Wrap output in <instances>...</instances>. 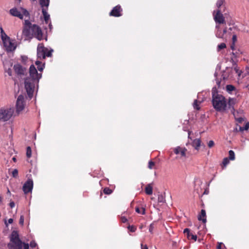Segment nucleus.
Returning a JSON list of instances; mask_svg holds the SVG:
<instances>
[{
  "label": "nucleus",
  "mask_w": 249,
  "mask_h": 249,
  "mask_svg": "<svg viewBox=\"0 0 249 249\" xmlns=\"http://www.w3.org/2000/svg\"><path fill=\"white\" fill-rule=\"evenodd\" d=\"M42 14L44 16L45 21L46 23H48L50 18V15L47 13L44 9H42Z\"/></svg>",
  "instance_id": "nucleus-23"
},
{
  "label": "nucleus",
  "mask_w": 249,
  "mask_h": 249,
  "mask_svg": "<svg viewBox=\"0 0 249 249\" xmlns=\"http://www.w3.org/2000/svg\"><path fill=\"white\" fill-rule=\"evenodd\" d=\"M184 233H186L187 237L188 239H190V237L191 236V239H193L195 241H196L197 239V236L196 235H194L192 233L190 232V230L188 228L185 229L184 230Z\"/></svg>",
  "instance_id": "nucleus-17"
},
{
  "label": "nucleus",
  "mask_w": 249,
  "mask_h": 249,
  "mask_svg": "<svg viewBox=\"0 0 249 249\" xmlns=\"http://www.w3.org/2000/svg\"><path fill=\"white\" fill-rule=\"evenodd\" d=\"M229 30H231V28H230Z\"/></svg>",
  "instance_id": "nucleus-62"
},
{
  "label": "nucleus",
  "mask_w": 249,
  "mask_h": 249,
  "mask_svg": "<svg viewBox=\"0 0 249 249\" xmlns=\"http://www.w3.org/2000/svg\"><path fill=\"white\" fill-rule=\"evenodd\" d=\"M229 163V159L228 158H225L222 161V165L225 167Z\"/></svg>",
  "instance_id": "nucleus-31"
},
{
  "label": "nucleus",
  "mask_w": 249,
  "mask_h": 249,
  "mask_svg": "<svg viewBox=\"0 0 249 249\" xmlns=\"http://www.w3.org/2000/svg\"><path fill=\"white\" fill-rule=\"evenodd\" d=\"M224 0H218L216 3V6L219 8L223 4Z\"/></svg>",
  "instance_id": "nucleus-38"
},
{
  "label": "nucleus",
  "mask_w": 249,
  "mask_h": 249,
  "mask_svg": "<svg viewBox=\"0 0 249 249\" xmlns=\"http://www.w3.org/2000/svg\"><path fill=\"white\" fill-rule=\"evenodd\" d=\"M121 221L122 223H125L127 222V219L125 216H121Z\"/></svg>",
  "instance_id": "nucleus-44"
},
{
  "label": "nucleus",
  "mask_w": 249,
  "mask_h": 249,
  "mask_svg": "<svg viewBox=\"0 0 249 249\" xmlns=\"http://www.w3.org/2000/svg\"><path fill=\"white\" fill-rule=\"evenodd\" d=\"M232 43H233V44H235V43L236 42L237 36L235 35H233L232 37Z\"/></svg>",
  "instance_id": "nucleus-45"
},
{
  "label": "nucleus",
  "mask_w": 249,
  "mask_h": 249,
  "mask_svg": "<svg viewBox=\"0 0 249 249\" xmlns=\"http://www.w3.org/2000/svg\"><path fill=\"white\" fill-rule=\"evenodd\" d=\"M128 229L132 232H134L135 231V228L134 226H128Z\"/></svg>",
  "instance_id": "nucleus-46"
},
{
  "label": "nucleus",
  "mask_w": 249,
  "mask_h": 249,
  "mask_svg": "<svg viewBox=\"0 0 249 249\" xmlns=\"http://www.w3.org/2000/svg\"><path fill=\"white\" fill-rule=\"evenodd\" d=\"M187 151V149L185 147H181L180 146H178L176 148L174 149V153L178 155L180 154L182 157H186V152Z\"/></svg>",
  "instance_id": "nucleus-14"
},
{
  "label": "nucleus",
  "mask_w": 249,
  "mask_h": 249,
  "mask_svg": "<svg viewBox=\"0 0 249 249\" xmlns=\"http://www.w3.org/2000/svg\"><path fill=\"white\" fill-rule=\"evenodd\" d=\"M213 17L216 23H218L219 24H224L226 23L225 18L220 10L219 9L216 11L215 14V11H214Z\"/></svg>",
  "instance_id": "nucleus-11"
},
{
  "label": "nucleus",
  "mask_w": 249,
  "mask_h": 249,
  "mask_svg": "<svg viewBox=\"0 0 249 249\" xmlns=\"http://www.w3.org/2000/svg\"><path fill=\"white\" fill-rule=\"evenodd\" d=\"M37 66V68L38 71L42 72L44 68V64H43L42 65L41 64V65H39Z\"/></svg>",
  "instance_id": "nucleus-39"
},
{
  "label": "nucleus",
  "mask_w": 249,
  "mask_h": 249,
  "mask_svg": "<svg viewBox=\"0 0 249 249\" xmlns=\"http://www.w3.org/2000/svg\"><path fill=\"white\" fill-rule=\"evenodd\" d=\"M226 47V45L224 43H222L218 45L217 49L218 51H220L221 49H224Z\"/></svg>",
  "instance_id": "nucleus-33"
},
{
  "label": "nucleus",
  "mask_w": 249,
  "mask_h": 249,
  "mask_svg": "<svg viewBox=\"0 0 249 249\" xmlns=\"http://www.w3.org/2000/svg\"><path fill=\"white\" fill-rule=\"evenodd\" d=\"M1 201V197L0 196V202Z\"/></svg>",
  "instance_id": "nucleus-61"
},
{
  "label": "nucleus",
  "mask_w": 249,
  "mask_h": 249,
  "mask_svg": "<svg viewBox=\"0 0 249 249\" xmlns=\"http://www.w3.org/2000/svg\"><path fill=\"white\" fill-rule=\"evenodd\" d=\"M12 72V70L10 69H8V70L7 71V73L9 74V75L11 76Z\"/></svg>",
  "instance_id": "nucleus-51"
},
{
  "label": "nucleus",
  "mask_w": 249,
  "mask_h": 249,
  "mask_svg": "<svg viewBox=\"0 0 249 249\" xmlns=\"http://www.w3.org/2000/svg\"><path fill=\"white\" fill-rule=\"evenodd\" d=\"M214 143L213 141H210L208 143L209 147L212 148L213 146Z\"/></svg>",
  "instance_id": "nucleus-43"
},
{
  "label": "nucleus",
  "mask_w": 249,
  "mask_h": 249,
  "mask_svg": "<svg viewBox=\"0 0 249 249\" xmlns=\"http://www.w3.org/2000/svg\"><path fill=\"white\" fill-rule=\"evenodd\" d=\"M201 141L200 139H196L193 142V146L195 147L196 150H198L199 147L201 145Z\"/></svg>",
  "instance_id": "nucleus-18"
},
{
  "label": "nucleus",
  "mask_w": 249,
  "mask_h": 249,
  "mask_svg": "<svg viewBox=\"0 0 249 249\" xmlns=\"http://www.w3.org/2000/svg\"><path fill=\"white\" fill-rule=\"evenodd\" d=\"M234 104L233 100L231 98H230L228 102V106L229 107L231 108V107H232L233 105Z\"/></svg>",
  "instance_id": "nucleus-35"
},
{
  "label": "nucleus",
  "mask_w": 249,
  "mask_h": 249,
  "mask_svg": "<svg viewBox=\"0 0 249 249\" xmlns=\"http://www.w3.org/2000/svg\"><path fill=\"white\" fill-rule=\"evenodd\" d=\"M249 128V122H248L244 127L240 126V131H243V130H248Z\"/></svg>",
  "instance_id": "nucleus-29"
},
{
  "label": "nucleus",
  "mask_w": 249,
  "mask_h": 249,
  "mask_svg": "<svg viewBox=\"0 0 249 249\" xmlns=\"http://www.w3.org/2000/svg\"><path fill=\"white\" fill-rule=\"evenodd\" d=\"M14 113L13 108L0 109V120L2 121H7L9 120Z\"/></svg>",
  "instance_id": "nucleus-4"
},
{
  "label": "nucleus",
  "mask_w": 249,
  "mask_h": 249,
  "mask_svg": "<svg viewBox=\"0 0 249 249\" xmlns=\"http://www.w3.org/2000/svg\"><path fill=\"white\" fill-rule=\"evenodd\" d=\"M193 106L195 108H196L197 110L199 109L200 108L198 107V101L197 100H195L193 104Z\"/></svg>",
  "instance_id": "nucleus-37"
},
{
  "label": "nucleus",
  "mask_w": 249,
  "mask_h": 249,
  "mask_svg": "<svg viewBox=\"0 0 249 249\" xmlns=\"http://www.w3.org/2000/svg\"><path fill=\"white\" fill-rule=\"evenodd\" d=\"M226 89L228 92H231L235 90V88L231 85H228L226 86Z\"/></svg>",
  "instance_id": "nucleus-26"
},
{
  "label": "nucleus",
  "mask_w": 249,
  "mask_h": 249,
  "mask_svg": "<svg viewBox=\"0 0 249 249\" xmlns=\"http://www.w3.org/2000/svg\"><path fill=\"white\" fill-rule=\"evenodd\" d=\"M9 205L11 208H13L15 207V203L13 201H12L10 203Z\"/></svg>",
  "instance_id": "nucleus-49"
},
{
  "label": "nucleus",
  "mask_w": 249,
  "mask_h": 249,
  "mask_svg": "<svg viewBox=\"0 0 249 249\" xmlns=\"http://www.w3.org/2000/svg\"><path fill=\"white\" fill-rule=\"evenodd\" d=\"M212 103L214 108L219 112L225 111L227 106L225 98L217 93H213Z\"/></svg>",
  "instance_id": "nucleus-3"
},
{
  "label": "nucleus",
  "mask_w": 249,
  "mask_h": 249,
  "mask_svg": "<svg viewBox=\"0 0 249 249\" xmlns=\"http://www.w3.org/2000/svg\"><path fill=\"white\" fill-rule=\"evenodd\" d=\"M123 9L120 5H118L113 8L110 12L109 15L110 16L114 17H119L122 16Z\"/></svg>",
  "instance_id": "nucleus-10"
},
{
  "label": "nucleus",
  "mask_w": 249,
  "mask_h": 249,
  "mask_svg": "<svg viewBox=\"0 0 249 249\" xmlns=\"http://www.w3.org/2000/svg\"><path fill=\"white\" fill-rule=\"evenodd\" d=\"M155 224L154 222H153L152 223H151L150 224V225L149 226V231L151 233H153V231L155 229Z\"/></svg>",
  "instance_id": "nucleus-30"
},
{
  "label": "nucleus",
  "mask_w": 249,
  "mask_h": 249,
  "mask_svg": "<svg viewBox=\"0 0 249 249\" xmlns=\"http://www.w3.org/2000/svg\"><path fill=\"white\" fill-rule=\"evenodd\" d=\"M15 72L18 75H24L27 73V70L19 64H15L14 66Z\"/></svg>",
  "instance_id": "nucleus-13"
},
{
  "label": "nucleus",
  "mask_w": 249,
  "mask_h": 249,
  "mask_svg": "<svg viewBox=\"0 0 249 249\" xmlns=\"http://www.w3.org/2000/svg\"><path fill=\"white\" fill-rule=\"evenodd\" d=\"M216 28H217V29H219V25H216Z\"/></svg>",
  "instance_id": "nucleus-60"
},
{
  "label": "nucleus",
  "mask_w": 249,
  "mask_h": 249,
  "mask_svg": "<svg viewBox=\"0 0 249 249\" xmlns=\"http://www.w3.org/2000/svg\"><path fill=\"white\" fill-rule=\"evenodd\" d=\"M20 241L21 240L19 238L18 232L16 231H13L11 235L10 243H14Z\"/></svg>",
  "instance_id": "nucleus-16"
},
{
  "label": "nucleus",
  "mask_w": 249,
  "mask_h": 249,
  "mask_svg": "<svg viewBox=\"0 0 249 249\" xmlns=\"http://www.w3.org/2000/svg\"><path fill=\"white\" fill-rule=\"evenodd\" d=\"M158 204L157 205L161 207V209H163L162 206H165V199L164 196L162 194H160L158 192Z\"/></svg>",
  "instance_id": "nucleus-15"
},
{
  "label": "nucleus",
  "mask_w": 249,
  "mask_h": 249,
  "mask_svg": "<svg viewBox=\"0 0 249 249\" xmlns=\"http://www.w3.org/2000/svg\"><path fill=\"white\" fill-rule=\"evenodd\" d=\"M36 65L38 66L41 64V62L39 61H36L35 63Z\"/></svg>",
  "instance_id": "nucleus-52"
},
{
  "label": "nucleus",
  "mask_w": 249,
  "mask_h": 249,
  "mask_svg": "<svg viewBox=\"0 0 249 249\" xmlns=\"http://www.w3.org/2000/svg\"><path fill=\"white\" fill-rule=\"evenodd\" d=\"M240 126H239V128H238H238H235V130L236 131H240Z\"/></svg>",
  "instance_id": "nucleus-56"
},
{
  "label": "nucleus",
  "mask_w": 249,
  "mask_h": 249,
  "mask_svg": "<svg viewBox=\"0 0 249 249\" xmlns=\"http://www.w3.org/2000/svg\"><path fill=\"white\" fill-rule=\"evenodd\" d=\"M229 159L230 160H234L235 159L234 153L232 150H230L229 152Z\"/></svg>",
  "instance_id": "nucleus-27"
},
{
  "label": "nucleus",
  "mask_w": 249,
  "mask_h": 249,
  "mask_svg": "<svg viewBox=\"0 0 249 249\" xmlns=\"http://www.w3.org/2000/svg\"><path fill=\"white\" fill-rule=\"evenodd\" d=\"M22 34L28 38L34 37L38 40L43 39V33L41 28L36 24H32L28 19L24 20Z\"/></svg>",
  "instance_id": "nucleus-2"
},
{
  "label": "nucleus",
  "mask_w": 249,
  "mask_h": 249,
  "mask_svg": "<svg viewBox=\"0 0 249 249\" xmlns=\"http://www.w3.org/2000/svg\"><path fill=\"white\" fill-rule=\"evenodd\" d=\"M47 49L45 48L43 43L38 44L37 48V55L40 59H45V53Z\"/></svg>",
  "instance_id": "nucleus-12"
},
{
  "label": "nucleus",
  "mask_w": 249,
  "mask_h": 249,
  "mask_svg": "<svg viewBox=\"0 0 249 249\" xmlns=\"http://www.w3.org/2000/svg\"><path fill=\"white\" fill-rule=\"evenodd\" d=\"M12 175L13 178H17L18 177V170L15 169L12 172Z\"/></svg>",
  "instance_id": "nucleus-32"
},
{
  "label": "nucleus",
  "mask_w": 249,
  "mask_h": 249,
  "mask_svg": "<svg viewBox=\"0 0 249 249\" xmlns=\"http://www.w3.org/2000/svg\"><path fill=\"white\" fill-rule=\"evenodd\" d=\"M201 216H203V217H205L206 216V212H205V211L204 210H201V213L198 216V219L199 220H202V222L203 223H206V218H203V219H202L201 218Z\"/></svg>",
  "instance_id": "nucleus-20"
},
{
  "label": "nucleus",
  "mask_w": 249,
  "mask_h": 249,
  "mask_svg": "<svg viewBox=\"0 0 249 249\" xmlns=\"http://www.w3.org/2000/svg\"><path fill=\"white\" fill-rule=\"evenodd\" d=\"M242 112H243V110H241V111H240V113H241Z\"/></svg>",
  "instance_id": "nucleus-64"
},
{
  "label": "nucleus",
  "mask_w": 249,
  "mask_h": 249,
  "mask_svg": "<svg viewBox=\"0 0 249 249\" xmlns=\"http://www.w3.org/2000/svg\"><path fill=\"white\" fill-rule=\"evenodd\" d=\"M135 211L138 213L143 214L145 213V209L143 207H136L135 208Z\"/></svg>",
  "instance_id": "nucleus-24"
},
{
  "label": "nucleus",
  "mask_w": 249,
  "mask_h": 249,
  "mask_svg": "<svg viewBox=\"0 0 249 249\" xmlns=\"http://www.w3.org/2000/svg\"><path fill=\"white\" fill-rule=\"evenodd\" d=\"M24 99V98L22 95H19L17 99L16 103V111L18 113H19L24 108L25 105Z\"/></svg>",
  "instance_id": "nucleus-7"
},
{
  "label": "nucleus",
  "mask_w": 249,
  "mask_h": 249,
  "mask_svg": "<svg viewBox=\"0 0 249 249\" xmlns=\"http://www.w3.org/2000/svg\"><path fill=\"white\" fill-rule=\"evenodd\" d=\"M33 188V181L31 178H28L22 187L24 194H27L31 192Z\"/></svg>",
  "instance_id": "nucleus-9"
},
{
  "label": "nucleus",
  "mask_w": 249,
  "mask_h": 249,
  "mask_svg": "<svg viewBox=\"0 0 249 249\" xmlns=\"http://www.w3.org/2000/svg\"><path fill=\"white\" fill-rule=\"evenodd\" d=\"M103 192L105 194H106L107 195H109L112 193V191L110 188H109L108 187H106L104 189Z\"/></svg>",
  "instance_id": "nucleus-28"
},
{
  "label": "nucleus",
  "mask_w": 249,
  "mask_h": 249,
  "mask_svg": "<svg viewBox=\"0 0 249 249\" xmlns=\"http://www.w3.org/2000/svg\"><path fill=\"white\" fill-rule=\"evenodd\" d=\"M226 33H227V30H226V29H225L223 30V34H226Z\"/></svg>",
  "instance_id": "nucleus-58"
},
{
  "label": "nucleus",
  "mask_w": 249,
  "mask_h": 249,
  "mask_svg": "<svg viewBox=\"0 0 249 249\" xmlns=\"http://www.w3.org/2000/svg\"><path fill=\"white\" fill-rule=\"evenodd\" d=\"M216 36L218 37H219V38H223V35H220V34H217Z\"/></svg>",
  "instance_id": "nucleus-54"
},
{
  "label": "nucleus",
  "mask_w": 249,
  "mask_h": 249,
  "mask_svg": "<svg viewBox=\"0 0 249 249\" xmlns=\"http://www.w3.org/2000/svg\"><path fill=\"white\" fill-rule=\"evenodd\" d=\"M242 112H243V110H241V111H240V113H241Z\"/></svg>",
  "instance_id": "nucleus-63"
},
{
  "label": "nucleus",
  "mask_w": 249,
  "mask_h": 249,
  "mask_svg": "<svg viewBox=\"0 0 249 249\" xmlns=\"http://www.w3.org/2000/svg\"><path fill=\"white\" fill-rule=\"evenodd\" d=\"M222 244V243H218V245L216 247V249H222V248H221Z\"/></svg>",
  "instance_id": "nucleus-48"
},
{
  "label": "nucleus",
  "mask_w": 249,
  "mask_h": 249,
  "mask_svg": "<svg viewBox=\"0 0 249 249\" xmlns=\"http://www.w3.org/2000/svg\"><path fill=\"white\" fill-rule=\"evenodd\" d=\"M12 160L14 161V162H16L17 161V159L15 157H13L12 158Z\"/></svg>",
  "instance_id": "nucleus-55"
},
{
  "label": "nucleus",
  "mask_w": 249,
  "mask_h": 249,
  "mask_svg": "<svg viewBox=\"0 0 249 249\" xmlns=\"http://www.w3.org/2000/svg\"><path fill=\"white\" fill-rule=\"evenodd\" d=\"M24 216L23 215H21L19 219V224L23 225L24 224Z\"/></svg>",
  "instance_id": "nucleus-41"
},
{
  "label": "nucleus",
  "mask_w": 249,
  "mask_h": 249,
  "mask_svg": "<svg viewBox=\"0 0 249 249\" xmlns=\"http://www.w3.org/2000/svg\"><path fill=\"white\" fill-rule=\"evenodd\" d=\"M50 0H39V3L42 7H48L49 5Z\"/></svg>",
  "instance_id": "nucleus-22"
},
{
  "label": "nucleus",
  "mask_w": 249,
  "mask_h": 249,
  "mask_svg": "<svg viewBox=\"0 0 249 249\" xmlns=\"http://www.w3.org/2000/svg\"><path fill=\"white\" fill-rule=\"evenodd\" d=\"M141 249H148L147 246L146 245H143L142 243Z\"/></svg>",
  "instance_id": "nucleus-47"
},
{
  "label": "nucleus",
  "mask_w": 249,
  "mask_h": 249,
  "mask_svg": "<svg viewBox=\"0 0 249 249\" xmlns=\"http://www.w3.org/2000/svg\"><path fill=\"white\" fill-rule=\"evenodd\" d=\"M22 14L19 11L17 8H14L10 10V14L13 16L18 17L22 19L23 18V16L25 17H29V13L28 11L24 8H21Z\"/></svg>",
  "instance_id": "nucleus-5"
},
{
  "label": "nucleus",
  "mask_w": 249,
  "mask_h": 249,
  "mask_svg": "<svg viewBox=\"0 0 249 249\" xmlns=\"http://www.w3.org/2000/svg\"><path fill=\"white\" fill-rule=\"evenodd\" d=\"M52 56V51H49L47 49V51H45V58L46 57H50Z\"/></svg>",
  "instance_id": "nucleus-36"
},
{
  "label": "nucleus",
  "mask_w": 249,
  "mask_h": 249,
  "mask_svg": "<svg viewBox=\"0 0 249 249\" xmlns=\"http://www.w3.org/2000/svg\"><path fill=\"white\" fill-rule=\"evenodd\" d=\"M26 156L28 158H30L32 156V150L30 146H28L26 148Z\"/></svg>",
  "instance_id": "nucleus-25"
},
{
  "label": "nucleus",
  "mask_w": 249,
  "mask_h": 249,
  "mask_svg": "<svg viewBox=\"0 0 249 249\" xmlns=\"http://www.w3.org/2000/svg\"><path fill=\"white\" fill-rule=\"evenodd\" d=\"M30 247L32 248H35L37 244L35 242V241H32L31 242H30Z\"/></svg>",
  "instance_id": "nucleus-40"
},
{
  "label": "nucleus",
  "mask_w": 249,
  "mask_h": 249,
  "mask_svg": "<svg viewBox=\"0 0 249 249\" xmlns=\"http://www.w3.org/2000/svg\"><path fill=\"white\" fill-rule=\"evenodd\" d=\"M3 46L5 50L8 52H11L14 51L16 49V46L11 41L10 37L7 38L2 41Z\"/></svg>",
  "instance_id": "nucleus-8"
},
{
  "label": "nucleus",
  "mask_w": 249,
  "mask_h": 249,
  "mask_svg": "<svg viewBox=\"0 0 249 249\" xmlns=\"http://www.w3.org/2000/svg\"><path fill=\"white\" fill-rule=\"evenodd\" d=\"M42 73H38L34 65H31L29 69V76L25 79V88L30 98H32L34 92L35 85L38 83L41 78Z\"/></svg>",
  "instance_id": "nucleus-1"
},
{
  "label": "nucleus",
  "mask_w": 249,
  "mask_h": 249,
  "mask_svg": "<svg viewBox=\"0 0 249 249\" xmlns=\"http://www.w3.org/2000/svg\"><path fill=\"white\" fill-rule=\"evenodd\" d=\"M235 120H236V121H237L239 123H242V122H243L244 121V118H242V117H239V118H236L235 117Z\"/></svg>",
  "instance_id": "nucleus-42"
},
{
  "label": "nucleus",
  "mask_w": 249,
  "mask_h": 249,
  "mask_svg": "<svg viewBox=\"0 0 249 249\" xmlns=\"http://www.w3.org/2000/svg\"><path fill=\"white\" fill-rule=\"evenodd\" d=\"M234 70L236 71V73H238V69H237L236 68H235Z\"/></svg>",
  "instance_id": "nucleus-57"
},
{
  "label": "nucleus",
  "mask_w": 249,
  "mask_h": 249,
  "mask_svg": "<svg viewBox=\"0 0 249 249\" xmlns=\"http://www.w3.org/2000/svg\"><path fill=\"white\" fill-rule=\"evenodd\" d=\"M157 210H159V211H161V210L159 208H157Z\"/></svg>",
  "instance_id": "nucleus-59"
},
{
  "label": "nucleus",
  "mask_w": 249,
  "mask_h": 249,
  "mask_svg": "<svg viewBox=\"0 0 249 249\" xmlns=\"http://www.w3.org/2000/svg\"><path fill=\"white\" fill-rule=\"evenodd\" d=\"M231 48L232 50H234L235 49V44L232 43L231 45Z\"/></svg>",
  "instance_id": "nucleus-50"
},
{
  "label": "nucleus",
  "mask_w": 249,
  "mask_h": 249,
  "mask_svg": "<svg viewBox=\"0 0 249 249\" xmlns=\"http://www.w3.org/2000/svg\"><path fill=\"white\" fill-rule=\"evenodd\" d=\"M155 165V162L153 161H150L148 163V168L150 169H152Z\"/></svg>",
  "instance_id": "nucleus-34"
},
{
  "label": "nucleus",
  "mask_w": 249,
  "mask_h": 249,
  "mask_svg": "<svg viewBox=\"0 0 249 249\" xmlns=\"http://www.w3.org/2000/svg\"><path fill=\"white\" fill-rule=\"evenodd\" d=\"M9 249H29V244L22 242L21 241L9 243L8 244Z\"/></svg>",
  "instance_id": "nucleus-6"
},
{
  "label": "nucleus",
  "mask_w": 249,
  "mask_h": 249,
  "mask_svg": "<svg viewBox=\"0 0 249 249\" xmlns=\"http://www.w3.org/2000/svg\"><path fill=\"white\" fill-rule=\"evenodd\" d=\"M13 222V220L12 218H10L8 219V223L9 224H12Z\"/></svg>",
  "instance_id": "nucleus-53"
},
{
  "label": "nucleus",
  "mask_w": 249,
  "mask_h": 249,
  "mask_svg": "<svg viewBox=\"0 0 249 249\" xmlns=\"http://www.w3.org/2000/svg\"><path fill=\"white\" fill-rule=\"evenodd\" d=\"M145 192L148 195H151L153 193V187L151 184H148L145 188Z\"/></svg>",
  "instance_id": "nucleus-19"
},
{
  "label": "nucleus",
  "mask_w": 249,
  "mask_h": 249,
  "mask_svg": "<svg viewBox=\"0 0 249 249\" xmlns=\"http://www.w3.org/2000/svg\"><path fill=\"white\" fill-rule=\"evenodd\" d=\"M0 37H1L2 41H3L5 39H6L7 38H9V37L8 36H7V35L5 34V33L4 32L2 27H0Z\"/></svg>",
  "instance_id": "nucleus-21"
}]
</instances>
